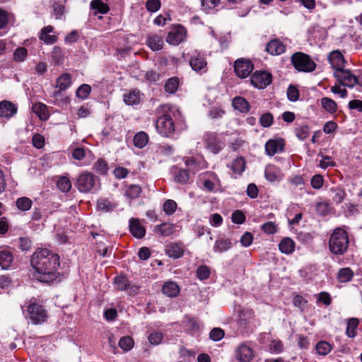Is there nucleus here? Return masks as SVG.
Here are the masks:
<instances>
[{
	"instance_id": "f257e3e1",
	"label": "nucleus",
	"mask_w": 362,
	"mask_h": 362,
	"mask_svg": "<svg viewBox=\"0 0 362 362\" xmlns=\"http://www.w3.org/2000/svg\"><path fill=\"white\" fill-rule=\"evenodd\" d=\"M30 264L39 274L41 282L50 283L57 279L59 267V257L47 248H37L33 254Z\"/></svg>"
},
{
	"instance_id": "f03ea898",
	"label": "nucleus",
	"mask_w": 362,
	"mask_h": 362,
	"mask_svg": "<svg viewBox=\"0 0 362 362\" xmlns=\"http://www.w3.org/2000/svg\"><path fill=\"white\" fill-rule=\"evenodd\" d=\"M349 239L347 233L338 228L332 233L329 240V250L337 255H344L349 247Z\"/></svg>"
},
{
	"instance_id": "7ed1b4c3",
	"label": "nucleus",
	"mask_w": 362,
	"mask_h": 362,
	"mask_svg": "<svg viewBox=\"0 0 362 362\" xmlns=\"http://www.w3.org/2000/svg\"><path fill=\"white\" fill-rule=\"evenodd\" d=\"M162 115L159 116L156 122L157 132L163 136H170L175 132V124L170 113V107L164 105L160 107Z\"/></svg>"
},
{
	"instance_id": "20e7f679",
	"label": "nucleus",
	"mask_w": 362,
	"mask_h": 362,
	"mask_svg": "<svg viewBox=\"0 0 362 362\" xmlns=\"http://www.w3.org/2000/svg\"><path fill=\"white\" fill-rule=\"evenodd\" d=\"M291 62L298 71L311 72L316 67L315 62L310 57L303 52H296L291 56Z\"/></svg>"
},
{
	"instance_id": "39448f33",
	"label": "nucleus",
	"mask_w": 362,
	"mask_h": 362,
	"mask_svg": "<svg viewBox=\"0 0 362 362\" xmlns=\"http://www.w3.org/2000/svg\"><path fill=\"white\" fill-rule=\"evenodd\" d=\"M98 181L92 173L83 171L77 177L76 186L79 192L88 193L96 187Z\"/></svg>"
},
{
	"instance_id": "423d86ee",
	"label": "nucleus",
	"mask_w": 362,
	"mask_h": 362,
	"mask_svg": "<svg viewBox=\"0 0 362 362\" xmlns=\"http://www.w3.org/2000/svg\"><path fill=\"white\" fill-rule=\"evenodd\" d=\"M189 66L197 73H206L207 71V62L204 54L197 49L194 50L191 54Z\"/></svg>"
},
{
	"instance_id": "0eeeda50",
	"label": "nucleus",
	"mask_w": 362,
	"mask_h": 362,
	"mask_svg": "<svg viewBox=\"0 0 362 362\" xmlns=\"http://www.w3.org/2000/svg\"><path fill=\"white\" fill-rule=\"evenodd\" d=\"M272 81V74L266 71H257L250 76L251 84L259 89L265 88Z\"/></svg>"
},
{
	"instance_id": "6e6552de",
	"label": "nucleus",
	"mask_w": 362,
	"mask_h": 362,
	"mask_svg": "<svg viewBox=\"0 0 362 362\" xmlns=\"http://www.w3.org/2000/svg\"><path fill=\"white\" fill-rule=\"evenodd\" d=\"M28 311L31 321L35 325L45 322L48 317L47 311L44 308L35 303H30L28 305Z\"/></svg>"
},
{
	"instance_id": "1a4fd4ad",
	"label": "nucleus",
	"mask_w": 362,
	"mask_h": 362,
	"mask_svg": "<svg viewBox=\"0 0 362 362\" xmlns=\"http://www.w3.org/2000/svg\"><path fill=\"white\" fill-rule=\"evenodd\" d=\"M187 37V30L181 25H177L168 33L166 42L172 45H178Z\"/></svg>"
},
{
	"instance_id": "9d476101",
	"label": "nucleus",
	"mask_w": 362,
	"mask_h": 362,
	"mask_svg": "<svg viewBox=\"0 0 362 362\" xmlns=\"http://www.w3.org/2000/svg\"><path fill=\"white\" fill-rule=\"evenodd\" d=\"M334 76L344 86L352 88L357 83L356 76L349 70L344 68L335 71Z\"/></svg>"
},
{
	"instance_id": "9b49d317",
	"label": "nucleus",
	"mask_w": 362,
	"mask_h": 362,
	"mask_svg": "<svg viewBox=\"0 0 362 362\" xmlns=\"http://www.w3.org/2000/svg\"><path fill=\"white\" fill-rule=\"evenodd\" d=\"M253 69V64L249 59H238L234 64V71L239 78H245L247 77Z\"/></svg>"
},
{
	"instance_id": "f8f14e48",
	"label": "nucleus",
	"mask_w": 362,
	"mask_h": 362,
	"mask_svg": "<svg viewBox=\"0 0 362 362\" xmlns=\"http://www.w3.org/2000/svg\"><path fill=\"white\" fill-rule=\"evenodd\" d=\"M174 180L176 182L181 185H186L190 182L191 175H194L196 170L194 169H183L177 166H173L171 170Z\"/></svg>"
},
{
	"instance_id": "ddd939ff",
	"label": "nucleus",
	"mask_w": 362,
	"mask_h": 362,
	"mask_svg": "<svg viewBox=\"0 0 362 362\" xmlns=\"http://www.w3.org/2000/svg\"><path fill=\"white\" fill-rule=\"evenodd\" d=\"M238 327L244 329H251L253 325L254 312L251 309L243 308L238 316Z\"/></svg>"
},
{
	"instance_id": "4468645a",
	"label": "nucleus",
	"mask_w": 362,
	"mask_h": 362,
	"mask_svg": "<svg viewBox=\"0 0 362 362\" xmlns=\"http://www.w3.org/2000/svg\"><path fill=\"white\" fill-rule=\"evenodd\" d=\"M203 140L207 149L214 154H217L223 147V144L215 133L206 132L204 135Z\"/></svg>"
},
{
	"instance_id": "2eb2a0df",
	"label": "nucleus",
	"mask_w": 362,
	"mask_h": 362,
	"mask_svg": "<svg viewBox=\"0 0 362 362\" xmlns=\"http://www.w3.org/2000/svg\"><path fill=\"white\" fill-rule=\"evenodd\" d=\"M254 358V351L246 343H241L235 349V358L240 362H250Z\"/></svg>"
},
{
	"instance_id": "dca6fc26",
	"label": "nucleus",
	"mask_w": 362,
	"mask_h": 362,
	"mask_svg": "<svg viewBox=\"0 0 362 362\" xmlns=\"http://www.w3.org/2000/svg\"><path fill=\"white\" fill-rule=\"evenodd\" d=\"M16 105L8 100L0 102V117L6 119L13 117L17 112Z\"/></svg>"
},
{
	"instance_id": "f3484780",
	"label": "nucleus",
	"mask_w": 362,
	"mask_h": 362,
	"mask_svg": "<svg viewBox=\"0 0 362 362\" xmlns=\"http://www.w3.org/2000/svg\"><path fill=\"white\" fill-rule=\"evenodd\" d=\"M284 146V142L283 139H269L265 144V151L268 156H272L277 153L283 151Z\"/></svg>"
},
{
	"instance_id": "a211bd4d",
	"label": "nucleus",
	"mask_w": 362,
	"mask_h": 362,
	"mask_svg": "<svg viewBox=\"0 0 362 362\" xmlns=\"http://www.w3.org/2000/svg\"><path fill=\"white\" fill-rule=\"evenodd\" d=\"M129 230L134 237L139 239L144 238L146 234V229L138 218H132L129 220Z\"/></svg>"
},
{
	"instance_id": "6ab92c4d",
	"label": "nucleus",
	"mask_w": 362,
	"mask_h": 362,
	"mask_svg": "<svg viewBox=\"0 0 362 362\" xmlns=\"http://www.w3.org/2000/svg\"><path fill=\"white\" fill-rule=\"evenodd\" d=\"M328 60L335 71L342 69L344 66L345 59L342 54L338 51H332L328 56Z\"/></svg>"
},
{
	"instance_id": "aec40b11",
	"label": "nucleus",
	"mask_w": 362,
	"mask_h": 362,
	"mask_svg": "<svg viewBox=\"0 0 362 362\" xmlns=\"http://www.w3.org/2000/svg\"><path fill=\"white\" fill-rule=\"evenodd\" d=\"M165 253L170 257L177 259L184 253V246L181 243H170L165 247Z\"/></svg>"
},
{
	"instance_id": "412c9836",
	"label": "nucleus",
	"mask_w": 362,
	"mask_h": 362,
	"mask_svg": "<svg viewBox=\"0 0 362 362\" xmlns=\"http://www.w3.org/2000/svg\"><path fill=\"white\" fill-rule=\"evenodd\" d=\"M285 45L279 40H273L267 43L266 51L272 55H279L285 52Z\"/></svg>"
},
{
	"instance_id": "4be33fe9",
	"label": "nucleus",
	"mask_w": 362,
	"mask_h": 362,
	"mask_svg": "<svg viewBox=\"0 0 362 362\" xmlns=\"http://www.w3.org/2000/svg\"><path fill=\"white\" fill-rule=\"evenodd\" d=\"M146 44L153 51H158L163 48V40L157 34H150L147 37Z\"/></svg>"
},
{
	"instance_id": "5701e85b",
	"label": "nucleus",
	"mask_w": 362,
	"mask_h": 362,
	"mask_svg": "<svg viewBox=\"0 0 362 362\" xmlns=\"http://www.w3.org/2000/svg\"><path fill=\"white\" fill-rule=\"evenodd\" d=\"M53 27L51 25H47L44 27L40 35V39L42 40L47 45H52L55 43L57 40V36L54 35H49V33H52Z\"/></svg>"
},
{
	"instance_id": "b1692460",
	"label": "nucleus",
	"mask_w": 362,
	"mask_h": 362,
	"mask_svg": "<svg viewBox=\"0 0 362 362\" xmlns=\"http://www.w3.org/2000/svg\"><path fill=\"white\" fill-rule=\"evenodd\" d=\"M115 284L117 288L119 291H124L129 288L132 292H136L139 288L138 286H131L128 279L124 276H116Z\"/></svg>"
},
{
	"instance_id": "393cba45",
	"label": "nucleus",
	"mask_w": 362,
	"mask_h": 362,
	"mask_svg": "<svg viewBox=\"0 0 362 362\" xmlns=\"http://www.w3.org/2000/svg\"><path fill=\"white\" fill-rule=\"evenodd\" d=\"M142 94L137 90H131L129 93L124 94V102L128 105H135L141 101Z\"/></svg>"
},
{
	"instance_id": "a878e982",
	"label": "nucleus",
	"mask_w": 362,
	"mask_h": 362,
	"mask_svg": "<svg viewBox=\"0 0 362 362\" xmlns=\"http://www.w3.org/2000/svg\"><path fill=\"white\" fill-rule=\"evenodd\" d=\"M234 109L242 113H247L250 111V105L247 100L242 97H235L232 102Z\"/></svg>"
},
{
	"instance_id": "bb28decb",
	"label": "nucleus",
	"mask_w": 362,
	"mask_h": 362,
	"mask_svg": "<svg viewBox=\"0 0 362 362\" xmlns=\"http://www.w3.org/2000/svg\"><path fill=\"white\" fill-rule=\"evenodd\" d=\"M265 177L269 182H275L281 179L280 170L274 165H269L265 169Z\"/></svg>"
},
{
	"instance_id": "cd10ccee",
	"label": "nucleus",
	"mask_w": 362,
	"mask_h": 362,
	"mask_svg": "<svg viewBox=\"0 0 362 362\" xmlns=\"http://www.w3.org/2000/svg\"><path fill=\"white\" fill-rule=\"evenodd\" d=\"M154 231L160 236H169L174 233L175 230L173 224L170 223H163L156 226Z\"/></svg>"
},
{
	"instance_id": "c85d7f7f",
	"label": "nucleus",
	"mask_w": 362,
	"mask_h": 362,
	"mask_svg": "<svg viewBox=\"0 0 362 362\" xmlns=\"http://www.w3.org/2000/svg\"><path fill=\"white\" fill-rule=\"evenodd\" d=\"M163 293L168 297H175L180 292L178 285L173 281L166 282L162 288Z\"/></svg>"
},
{
	"instance_id": "c756f323",
	"label": "nucleus",
	"mask_w": 362,
	"mask_h": 362,
	"mask_svg": "<svg viewBox=\"0 0 362 362\" xmlns=\"http://www.w3.org/2000/svg\"><path fill=\"white\" fill-rule=\"evenodd\" d=\"M279 248L282 253L291 254L294 251L295 243L290 238H284L279 243Z\"/></svg>"
},
{
	"instance_id": "7c9ffc66",
	"label": "nucleus",
	"mask_w": 362,
	"mask_h": 362,
	"mask_svg": "<svg viewBox=\"0 0 362 362\" xmlns=\"http://www.w3.org/2000/svg\"><path fill=\"white\" fill-rule=\"evenodd\" d=\"M13 259V257L10 251L7 250L0 251V267L3 269H7L10 267Z\"/></svg>"
},
{
	"instance_id": "2f4dec72",
	"label": "nucleus",
	"mask_w": 362,
	"mask_h": 362,
	"mask_svg": "<svg viewBox=\"0 0 362 362\" xmlns=\"http://www.w3.org/2000/svg\"><path fill=\"white\" fill-rule=\"evenodd\" d=\"M33 111L42 120H45L48 118L49 114L47 112V107L43 103H35L33 105Z\"/></svg>"
},
{
	"instance_id": "473e14b6",
	"label": "nucleus",
	"mask_w": 362,
	"mask_h": 362,
	"mask_svg": "<svg viewBox=\"0 0 362 362\" xmlns=\"http://www.w3.org/2000/svg\"><path fill=\"white\" fill-rule=\"evenodd\" d=\"M71 83V76L69 74H62L57 80L56 88L60 90H65L68 88Z\"/></svg>"
},
{
	"instance_id": "72a5a7b5",
	"label": "nucleus",
	"mask_w": 362,
	"mask_h": 362,
	"mask_svg": "<svg viewBox=\"0 0 362 362\" xmlns=\"http://www.w3.org/2000/svg\"><path fill=\"white\" fill-rule=\"evenodd\" d=\"M359 320L357 318L351 317L347 322L346 334L350 338H354L356 335V329L358 326Z\"/></svg>"
},
{
	"instance_id": "f704fd0d",
	"label": "nucleus",
	"mask_w": 362,
	"mask_h": 362,
	"mask_svg": "<svg viewBox=\"0 0 362 362\" xmlns=\"http://www.w3.org/2000/svg\"><path fill=\"white\" fill-rule=\"evenodd\" d=\"M148 136L144 132H139L134 137V144L139 148H143L148 144Z\"/></svg>"
},
{
	"instance_id": "c9c22d12",
	"label": "nucleus",
	"mask_w": 362,
	"mask_h": 362,
	"mask_svg": "<svg viewBox=\"0 0 362 362\" xmlns=\"http://www.w3.org/2000/svg\"><path fill=\"white\" fill-rule=\"evenodd\" d=\"M354 276V272L353 271L349 268H342L339 269L338 274H337V279L341 283H346L350 281Z\"/></svg>"
},
{
	"instance_id": "e433bc0d",
	"label": "nucleus",
	"mask_w": 362,
	"mask_h": 362,
	"mask_svg": "<svg viewBox=\"0 0 362 362\" xmlns=\"http://www.w3.org/2000/svg\"><path fill=\"white\" fill-rule=\"evenodd\" d=\"M231 247V243L228 239L221 238L216 241L214 250L216 252H223Z\"/></svg>"
},
{
	"instance_id": "4c0bfd02",
	"label": "nucleus",
	"mask_w": 362,
	"mask_h": 362,
	"mask_svg": "<svg viewBox=\"0 0 362 362\" xmlns=\"http://www.w3.org/2000/svg\"><path fill=\"white\" fill-rule=\"evenodd\" d=\"M185 326L193 332H197L200 330V325L198 321L190 316H185L184 318Z\"/></svg>"
},
{
	"instance_id": "58836bf2",
	"label": "nucleus",
	"mask_w": 362,
	"mask_h": 362,
	"mask_svg": "<svg viewBox=\"0 0 362 362\" xmlns=\"http://www.w3.org/2000/svg\"><path fill=\"white\" fill-rule=\"evenodd\" d=\"M90 8L95 11V13L105 14L109 11L108 6L101 0H93L90 3Z\"/></svg>"
},
{
	"instance_id": "ea45409f",
	"label": "nucleus",
	"mask_w": 362,
	"mask_h": 362,
	"mask_svg": "<svg viewBox=\"0 0 362 362\" xmlns=\"http://www.w3.org/2000/svg\"><path fill=\"white\" fill-rule=\"evenodd\" d=\"M321 105L322 107L329 113H334L337 110V105L334 100L329 98H322L321 99Z\"/></svg>"
},
{
	"instance_id": "a19ab883",
	"label": "nucleus",
	"mask_w": 362,
	"mask_h": 362,
	"mask_svg": "<svg viewBox=\"0 0 362 362\" xmlns=\"http://www.w3.org/2000/svg\"><path fill=\"white\" fill-rule=\"evenodd\" d=\"M33 202L30 199L23 197L17 199L16 202V207L21 211H26L30 209Z\"/></svg>"
},
{
	"instance_id": "79ce46f5",
	"label": "nucleus",
	"mask_w": 362,
	"mask_h": 362,
	"mask_svg": "<svg viewBox=\"0 0 362 362\" xmlns=\"http://www.w3.org/2000/svg\"><path fill=\"white\" fill-rule=\"evenodd\" d=\"M230 168L235 173L241 174L245 168L244 158L239 157L235 159L231 163Z\"/></svg>"
},
{
	"instance_id": "37998d69",
	"label": "nucleus",
	"mask_w": 362,
	"mask_h": 362,
	"mask_svg": "<svg viewBox=\"0 0 362 362\" xmlns=\"http://www.w3.org/2000/svg\"><path fill=\"white\" fill-rule=\"evenodd\" d=\"M63 91V90L58 89L53 92L52 97L54 99V104L63 105H66L69 102V98L64 95Z\"/></svg>"
},
{
	"instance_id": "c03bdc74",
	"label": "nucleus",
	"mask_w": 362,
	"mask_h": 362,
	"mask_svg": "<svg viewBox=\"0 0 362 362\" xmlns=\"http://www.w3.org/2000/svg\"><path fill=\"white\" fill-rule=\"evenodd\" d=\"M330 192L332 193V200L336 204H340L343 202L346 192L345 191L339 187L331 188Z\"/></svg>"
},
{
	"instance_id": "a18cd8bd",
	"label": "nucleus",
	"mask_w": 362,
	"mask_h": 362,
	"mask_svg": "<svg viewBox=\"0 0 362 362\" xmlns=\"http://www.w3.org/2000/svg\"><path fill=\"white\" fill-rule=\"evenodd\" d=\"M98 209L100 211L107 212L115 209V204L107 199H100L98 201Z\"/></svg>"
},
{
	"instance_id": "49530a36",
	"label": "nucleus",
	"mask_w": 362,
	"mask_h": 362,
	"mask_svg": "<svg viewBox=\"0 0 362 362\" xmlns=\"http://www.w3.org/2000/svg\"><path fill=\"white\" fill-rule=\"evenodd\" d=\"M179 86V80L177 77L169 78L165 83L164 88L166 92L169 93H175Z\"/></svg>"
},
{
	"instance_id": "de8ad7c7",
	"label": "nucleus",
	"mask_w": 362,
	"mask_h": 362,
	"mask_svg": "<svg viewBox=\"0 0 362 362\" xmlns=\"http://www.w3.org/2000/svg\"><path fill=\"white\" fill-rule=\"evenodd\" d=\"M141 192V187L137 185H129L126 191L125 196L130 199L138 198Z\"/></svg>"
},
{
	"instance_id": "09e8293b",
	"label": "nucleus",
	"mask_w": 362,
	"mask_h": 362,
	"mask_svg": "<svg viewBox=\"0 0 362 362\" xmlns=\"http://www.w3.org/2000/svg\"><path fill=\"white\" fill-rule=\"evenodd\" d=\"M118 345L123 351H128L134 346L133 339L129 336L122 337L119 339Z\"/></svg>"
},
{
	"instance_id": "8fccbe9b",
	"label": "nucleus",
	"mask_w": 362,
	"mask_h": 362,
	"mask_svg": "<svg viewBox=\"0 0 362 362\" xmlns=\"http://www.w3.org/2000/svg\"><path fill=\"white\" fill-rule=\"evenodd\" d=\"M315 349L319 355L325 356L331 351L332 346L327 341H321L316 344Z\"/></svg>"
},
{
	"instance_id": "3c124183",
	"label": "nucleus",
	"mask_w": 362,
	"mask_h": 362,
	"mask_svg": "<svg viewBox=\"0 0 362 362\" xmlns=\"http://www.w3.org/2000/svg\"><path fill=\"white\" fill-rule=\"evenodd\" d=\"M57 187L62 192H68L71 188V182L66 177H61L57 181Z\"/></svg>"
},
{
	"instance_id": "603ef678",
	"label": "nucleus",
	"mask_w": 362,
	"mask_h": 362,
	"mask_svg": "<svg viewBox=\"0 0 362 362\" xmlns=\"http://www.w3.org/2000/svg\"><path fill=\"white\" fill-rule=\"evenodd\" d=\"M90 151L85 147L76 148L72 153V156L77 160H82L85 158L88 154H90Z\"/></svg>"
},
{
	"instance_id": "864d4df0",
	"label": "nucleus",
	"mask_w": 362,
	"mask_h": 362,
	"mask_svg": "<svg viewBox=\"0 0 362 362\" xmlns=\"http://www.w3.org/2000/svg\"><path fill=\"white\" fill-rule=\"evenodd\" d=\"M91 91V88L88 84H83L78 88L76 91V95L81 99H86Z\"/></svg>"
},
{
	"instance_id": "5fc2aeb1",
	"label": "nucleus",
	"mask_w": 362,
	"mask_h": 362,
	"mask_svg": "<svg viewBox=\"0 0 362 362\" xmlns=\"http://www.w3.org/2000/svg\"><path fill=\"white\" fill-rule=\"evenodd\" d=\"M296 136L300 139L304 140L309 136V127L307 125H301L297 127L295 130Z\"/></svg>"
},
{
	"instance_id": "6e6d98bb",
	"label": "nucleus",
	"mask_w": 362,
	"mask_h": 362,
	"mask_svg": "<svg viewBox=\"0 0 362 362\" xmlns=\"http://www.w3.org/2000/svg\"><path fill=\"white\" fill-rule=\"evenodd\" d=\"M28 54L27 49L25 47H18L13 52V59L16 62H23Z\"/></svg>"
},
{
	"instance_id": "4d7b16f0",
	"label": "nucleus",
	"mask_w": 362,
	"mask_h": 362,
	"mask_svg": "<svg viewBox=\"0 0 362 362\" xmlns=\"http://www.w3.org/2000/svg\"><path fill=\"white\" fill-rule=\"evenodd\" d=\"M287 97L290 101H297L299 98V91L298 88L293 85H290L287 89Z\"/></svg>"
},
{
	"instance_id": "13d9d810",
	"label": "nucleus",
	"mask_w": 362,
	"mask_h": 362,
	"mask_svg": "<svg viewBox=\"0 0 362 362\" xmlns=\"http://www.w3.org/2000/svg\"><path fill=\"white\" fill-rule=\"evenodd\" d=\"M273 115L269 112L263 114L259 119V123L263 127H269L273 124Z\"/></svg>"
},
{
	"instance_id": "bf43d9fd",
	"label": "nucleus",
	"mask_w": 362,
	"mask_h": 362,
	"mask_svg": "<svg viewBox=\"0 0 362 362\" xmlns=\"http://www.w3.org/2000/svg\"><path fill=\"white\" fill-rule=\"evenodd\" d=\"M52 59L57 64L62 63L64 60V55L62 50L59 47H54L52 52Z\"/></svg>"
},
{
	"instance_id": "052dcab7",
	"label": "nucleus",
	"mask_w": 362,
	"mask_h": 362,
	"mask_svg": "<svg viewBox=\"0 0 362 362\" xmlns=\"http://www.w3.org/2000/svg\"><path fill=\"white\" fill-rule=\"evenodd\" d=\"M231 221L235 224H242L245 221V216L242 211L236 210L231 215Z\"/></svg>"
},
{
	"instance_id": "680f3d73",
	"label": "nucleus",
	"mask_w": 362,
	"mask_h": 362,
	"mask_svg": "<svg viewBox=\"0 0 362 362\" xmlns=\"http://www.w3.org/2000/svg\"><path fill=\"white\" fill-rule=\"evenodd\" d=\"M223 337L224 331L218 327L214 328L209 333V338L214 341H220Z\"/></svg>"
},
{
	"instance_id": "e2e57ef3",
	"label": "nucleus",
	"mask_w": 362,
	"mask_h": 362,
	"mask_svg": "<svg viewBox=\"0 0 362 362\" xmlns=\"http://www.w3.org/2000/svg\"><path fill=\"white\" fill-rule=\"evenodd\" d=\"M262 230L267 234H274L277 231L276 225L272 221L264 223L261 226Z\"/></svg>"
},
{
	"instance_id": "0e129e2a",
	"label": "nucleus",
	"mask_w": 362,
	"mask_h": 362,
	"mask_svg": "<svg viewBox=\"0 0 362 362\" xmlns=\"http://www.w3.org/2000/svg\"><path fill=\"white\" fill-rule=\"evenodd\" d=\"M93 168L98 173L105 174L108 170V165L103 159H98L93 165Z\"/></svg>"
},
{
	"instance_id": "69168bd1",
	"label": "nucleus",
	"mask_w": 362,
	"mask_h": 362,
	"mask_svg": "<svg viewBox=\"0 0 362 362\" xmlns=\"http://www.w3.org/2000/svg\"><path fill=\"white\" fill-rule=\"evenodd\" d=\"M177 208V204L175 201L172 199H168L163 204V211L167 214H173Z\"/></svg>"
},
{
	"instance_id": "338daca9",
	"label": "nucleus",
	"mask_w": 362,
	"mask_h": 362,
	"mask_svg": "<svg viewBox=\"0 0 362 362\" xmlns=\"http://www.w3.org/2000/svg\"><path fill=\"white\" fill-rule=\"evenodd\" d=\"M160 1L159 0H147L146 8L148 11L153 13L160 8Z\"/></svg>"
},
{
	"instance_id": "774afa93",
	"label": "nucleus",
	"mask_w": 362,
	"mask_h": 362,
	"mask_svg": "<svg viewBox=\"0 0 362 362\" xmlns=\"http://www.w3.org/2000/svg\"><path fill=\"white\" fill-rule=\"evenodd\" d=\"M224 114H225V110L221 107H213L209 111V116L213 119H220V118L223 117Z\"/></svg>"
}]
</instances>
